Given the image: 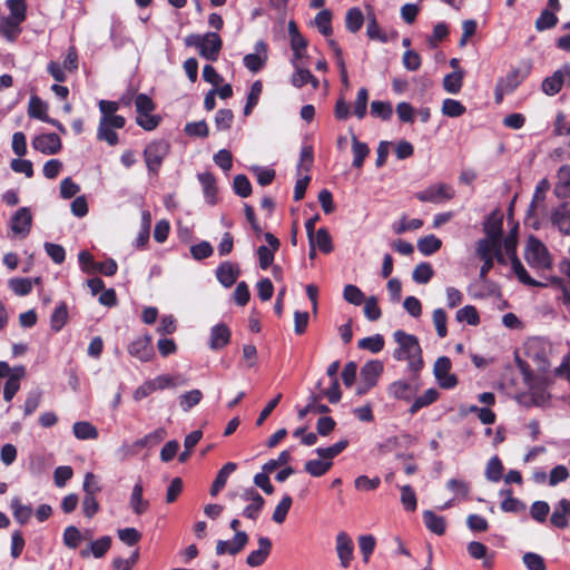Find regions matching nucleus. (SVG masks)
Instances as JSON below:
<instances>
[{"label": "nucleus", "instance_id": "obj_21", "mask_svg": "<svg viewBox=\"0 0 570 570\" xmlns=\"http://www.w3.org/2000/svg\"><path fill=\"white\" fill-rule=\"evenodd\" d=\"M383 372V363L381 361L374 360L366 362L361 368V376L366 385V389H372L376 385L377 379Z\"/></svg>", "mask_w": 570, "mask_h": 570}, {"label": "nucleus", "instance_id": "obj_34", "mask_svg": "<svg viewBox=\"0 0 570 570\" xmlns=\"http://www.w3.org/2000/svg\"><path fill=\"white\" fill-rule=\"evenodd\" d=\"M563 85L561 71L556 70L551 76L542 80L541 89L547 96H554L561 91Z\"/></svg>", "mask_w": 570, "mask_h": 570}, {"label": "nucleus", "instance_id": "obj_10", "mask_svg": "<svg viewBox=\"0 0 570 570\" xmlns=\"http://www.w3.org/2000/svg\"><path fill=\"white\" fill-rule=\"evenodd\" d=\"M32 147L45 155H56L62 145L59 136L55 132L42 134L33 138Z\"/></svg>", "mask_w": 570, "mask_h": 570}, {"label": "nucleus", "instance_id": "obj_56", "mask_svg": "<svg viewBox=\"0 0 570 570\" xmlns=\"http://www.w3.org/2000/svg\"><path fill=\"white\" fill-rule=\"evenodd\" d=\"M293 500L289 495H284L281 502L276 505L273 512V521L277 524H282L287 517V513L292 507Z\"/></svg>", "mask_w": 570, "mask_h": 570}, {"label": "nucleus", "instance_id": "obj_64", "mask_svg": "<svg viewBox=\"0 0 570 570\" xmlns=\"http://www.w3.org/2000/svg\"><path fill=\"white\" fill-rule=\"evenodd\" d=\"M523 564L528 570H547L543 557L534 552H525L522 557Z\"/></svg>", "mask_w": 570, "mask_h": 570}, {"label": "nucleus", "instance_id": "obj_33", "mask_svg": "<svg viewBox=\"0 0 570 570\" xmlns=\"http://www.w3.org/2000/svg\"><path fill=\"white\" fill-rule=\"evenodd\" d=\"M483 228L488 238L501 242L502 216L497 213H492L484 222Z\"/></svg>", "mask_w": 570, "mask_h": 570}, {"label": "nucleus", "instance_id": "obj_48", "mask_svg": "<svg viewBox=\"0 0 570 570\" xmlns=\"http://www.w3.org/2000/svg\"><path fill=\"white\" fill-rule=\"evenodd\" d=\"M347 440H341L331 446L317 448L315 452L321 459L332 461L335 456L342 453L347 448Z\"/></svg>", "mask_w": 570, "mask_h": 570}, {"label": "nucleus", "instance_id": "obj_24", "mask_svg": "<svg viewBox=\"0 0 570 570\" xmlns=\"http://www.w3.org/2000/svg\"><path fill=\"white\" fill-rule=\"evenodd\" d=\"M439 397L440 392L436 389H428L421 395L414 396V399L412 400V404L409 409V413L412 415L417 413L421 409L433 404Z\"/></svg>", "mask_w": 570, "mask_h": 570}, {"label": "nucleus", "instance_id": "obj_29", "mask_svg": "<svg viewBox=\"0 0 570 570\" xmlns=\"http://www.w3.org/2000/svg\"><path fill=\"white\" fill-rule=\"evenodd\" d=\"M110 546H111V538L108 535H105V537H101V538L92 541L88 549L81 550L80 556L82 558H87V557H89L90 553H92L95 558H101L110 549Z\"/></svg>", "mask_w": 570, "mask_h": 570}, {"label": "nucleus", "instance_id": "obj_7", "mask_svg": "<svg viewBox=\"0 0 570 570\" xmlns=\"http://www.w3.org/2000/svg\"><path fill=\"white\" fill-rule=\"evenodd\" d=\"M525 259L538 267L549 265V255L546 246L534 237H530L525 249Z\"/></svg>", "mask_w": 570, "mask_h": 570}, {"label": "nucleus", "instance_id": "obj_31", "mask_svg": "<svg viewBox=\"0 0 570 570\" xmlns=\"http://www.w3.org/2000/svg\"><path fill=\"white\" fill-rule=\"evenodd\" d=\"M22 22L19 20H14L9 17H3L0 19V35L6 38L8 41L13 42L21 32L20 24Z\"/></svg>", "mask_w": 570, "mask_h": 570}, {"label": "nucleus", "instance_id": "obj_19", "mask_svg": "<svg viewBox=\"0 0 570 570\" xmlns=\"http://www.w3.org/2000/svg\"><path fill=\"white\" fill-rule=\"evenodd\" d=\"M529 68L524 71L520 69H512L505 77L499 79V90L502 92H513L519 85L527 78Z\"/></svg>", "mask_w": 570, "mask_h": 570}, {"label": "nucleus", "instance_id": "obj_42", "mask_svg": "<svg viewBox=\"0 0 570 570\" xmlns=\"http://www.w3.org/2000/svg\"><path fill=\"white\" fill-rule=\"evenodd\" d=\"M511 263H512V269L521 283L529 285V286H533V287L544 286L542 283L533 279L529 275V273L527 272V269L524 268V266L522 265V263L519 261L518 257H513V259H511Z\"/></svg>", "mask_w": 570, "mask_h": 570}, {"label": "nucleus", "instance_id": "obj_41", "mask_svg": "<svg viewBox=\"0 0 570 570\" xmlns=\"http://www.w3.org/2000/svg\"><path fill=\"white\" fill-rule=\"evenodd\" d=\"M352 150H353V166L361 168L365 158L370 154V148L365 142L357 139L355 135L352 136Z\"/></svg>", "mask_w": 570, "mask_h": 570}, {"label": "nucleus", "instance_id": "obj_17", "mask_svg": "<svg viewBox=\"0 0 570 570\" xmlns=\"http://www.w3.org/2000/svg\"><path fill=\"white\" fill-rule=\"evenodd\" d=\"M26 376V368L24 366H16L12 368V373L9 375V377L6 381L4 387H3V399L7 402H10L16 393L20 389V381Z\"/></svg>", "mask_w": 570, "mask_h": 570}, {"label": "nucleus", "instance_id": "obj_47", "mask_svg": "<svg viewBox=\"0 0 570 570\" xmlns=\"http://www.w3.org/2000/svg\"><path fill=\"white\" fill-rule=\"evenodd\" d=\"M332 12L327 9L320 11L314 19V23L318 31L325 36L330 37L333 33L332 28Z\"/></svg>", "mask_w": 570, "mask_h": 570}, {"label": "nucleus", "instance_id": "obj_38", "mask_svg": "<svg viewBox=\"0 0 570 570\" xmlns=\"http://www.w3.org/2000/svg\"><path fill=\"white\" fill-rule=\"evenodd\" d=\"M558 183L554 187L557 196H566L570 189V165H563L557 173Z\"/></svg>", "mask_w": 570, "mask_h": 570}, {"label": "nucleus", "instance_id": "obj_4", "mask_svg": "<svg viewBox=\"0 0 570 570\" xmlns=\"http://www.w3.org/2000/svg\"><path fill=\"white\" fill-rule=\"evenodd\" d=\"M420 389L419 374H412L411 381L397 380L387 386V394L390 397L412 402Z\"/></svg>", "mask_w": 570, "mask_h": 570}, {"label": "nucleus", "instance_id": "obj_26", "mask_svg": "<svg viewBox=\"0 0 570 570\" xmlns=\"http://www.w3.org/2000/svg\"><path fill=\"white\" fill-rule=\"evenodd\" d=\"M552 224L563 234H570V204L560 205L552 214Z\"/></svg>", "mask_w": 570, "mask_h": 570}, {"label": "nucleus", "instance_id": "obj_30", "mask_svg": "<svg viewBox=\"0 0 570 570\" xmlns=\"http://www.w3.org/2000/svg\"><path fill=\"white\" fill-rule=\"evenodd\" d=\"M468 552L475 560L483 559V567L491 569L493 567V556H488V548L479 541H471L468 544Z\"/></svg>", "mask_w": 570, "mask_h": 570}, {"label": "nucleus", "instance_id": "obj_5", "mask_svg": "<svg viewBox=\"0 0 570 570\" xmlns=\"http://www.w3.org/2000/svg\"><path fill=\"white\" fill-rule=\"evenodd\" d=\"M452 363L448 356L436 358L433 366V374L440 387L450 390L456 386L458 377L451 373Z\"/></svg>", "mask_w": 570, "mask_h": 570}, {"label": "nucleus", "instance_id": "obj_15", "mask_svg": "<svg viewBox=\"0 0 570 570\" xmlns=\"http://www.w3.org/2000/svg\"><path fill=\"white\" fill-rule=\"evenodd\" d=\"M476 253L481 259L493 258L492 253H494L499 263H505L501 254V242L499 240L492 238L480 239L476 245Z\"/></svg>", "mask_w": 570, "mask_h": 570}, {"label": "nucleus", "instance_id": "obj_58", "mask_svg": "<svg viewBox=\"0 0 570 570\" xmlns=\"http://www.w3.org/2000/svg\"><path fill=\"white\" fill-rule=\"evenodd\" d=\"M371 115L383 120H389L393 115L392 105L387 101L374 100L371 104Z\"/></svg>", "mask_w": 570, "mask_h": 570}, {"label": "nucleus", "instance_id": "obj_61", "mask_svg": "<svg viewBox=\"0 0 570 570\" xmlns=\"http://www.w3.org/2000/svg\"><path fill=\"white\" fill-rule=\"evenodd\" d=\"M433 276L432 266L429 263H420L412 273V278L417 284H426Z\"/></svg>", "mask_w": 570, "mask_h": 570}, {"label": "nucleus", "instance_id": "obj_60", "mask_svg": "<svg viewBox=\"0 0 570 570\" xmlns=\"http://www.w3.org/2000/svg\"><path fill=\"white\" fill-rule=\"evenodd\" d=\"M82 539L81 532L75 525H69L63 531V543L69 549H77Z\"/></svg>", "mask_w": 570, "mask_h": 570}, {"label": "nucleus", "instance_id": "obj_8", "mask_svg": "<svg viewBox=\"0 0 570 570\" xmlns=\"http://www.w3.org/2000/svg\"><path fill=\"white\" fill-rule=\"evenodd\" d=\"M223 47L222 38L217 32H207L203 36L202 45L198 49L199 55L210 61L218 59Z\"/></svg>", "mask_w": 570, "mask_h": 570}, {"label": "nucleus", "instance_id": "obj_46", "mask_svg": "<svg viewBox=\"0 0 570 570\" xmlns=\"http://www.w3.org/2000/svg\"><path fill=\"white\" fill-rule=\"evenodd\" d=\"M333 465L332 461L328 460H309L305 463L304 470L311 474L312 476H322L324 475Z\"/></svg>", "mask_w": 570, "mask_h": 570}, {"label": "nucleus", "instance_id": "obj_35", "mask_svg": "<svg viewBox=\"0 0 570 570\" xmlns=\"http://www.w3.org/2000/svg\"><path fill=\"white\" fill-rule=\"evenodd\" d=\"M423 522L425 527L433 533L442 535L445 532V520L443 517L435 514L431 510L423 512Z\"/></svg>", "mask_w": 570, "mask_h": 570}, {"label": "nucleus", "instance_id": "obj_39", "mask_svg": "<svg viewBox=\"0 0 570 570\" xmlns=\"http://www.w3.org/2000/svg\"><path fill=\"white\" fill-rule=\"evenodd\" d=\"M72 430L75 436L79 440H95L98 438V430L87 421L76 422Z\"/></svg>", "mask_w": 570, "mask_h": 570}, {"label": "nucleus", "instance_id": "obj_36", "mask_svg": "<svg viewBox=\"0 0 570 570\" xmlns=\"http://www.w3.org/2000/svg\"><path fill=\"white\" fill-rule=\"evenodd\" d=\"M48 105L40 99L38 96H32L29 100L28 115L30 118L39 119L45 121L49 118Z\"/></svg>", "mask_w": 570, "mask_h": 570}, {"label": "nucleus", "instance_id": "obj_12", "mask_svg": "<svg viewBox=\"0 0 570 570\" xmlns=\"http://www.w3.org/2000/svg\"><path fill=\"white\" fill-rule=\"evenodd\" d=\"M354 546L351 537L341 531L336 535V552L343 568H347L353 559Z\"/></svg>", "mask_w": 570, "mask_h": 570}, {"label": "nucleus", "instance_id": "obj_14", "mask_svg": "<svg viewBox=\"0 0 570 570\" xmlns=\"http://www.w3.org/2000/svg\"><path fill=\"white\" fill-rule=\"evenodd\" d=\"M527 355L537 362L539 370L547 371L549 368L547 346L541 341H531L527 345Z\"/></svg>", "mask_w": 570, "mask_h": 570}, {"label": "nucleus", "instance_id": "obj_44", "mask_svg": "<svg viewBox=\"0 0 570 570\" xmlns=\"http://www.w3.org/2000/svg\"><path fill=\"white\" fill-rule=\"evenodd\" d=\"M166 436V430L163 428L156 429L155 431L146 434L144 438L135 441V446H138L139 450L144 448H151L156 444L160 443Z\"/></svg>", "mask_w": 570, "mask_h": 570}, {"label": "nucleus", "instance_id": "obj_28", "mask_svg": "<svg viewBox=\"0 0 570 570\" xmlns=\"http://www.w3.org/2000/svg\"><path fill=\"white\" fill-rule=\"evenodd\" d=\"M237 469V464L234 462L226 463L217 473L212 488L210 495L216 497L226 485L229 475Z\"/></svg>", "mask_w": 570, "mask_h": 570}, {"label": "nucleus", "instance_id": "obj_23", "mask_svg": "<svg viewBox=\"0 0 570 570\" xmlns=\"http://www.w3.org/2000/svg\"><path fill=\"white\" fill-rule=\"evenodd\" d=\"M529 393L523 395L525 399V405H535L541 406L546 404L549 399V394L546 390V386L542 383H531L529 382Z\"/></svg>", "mask_w": 570, "mask_h": 570}, {"label": "nucleus", "instance_id": "obj_52", "mask_svg": "<svg viewBox=\"0 0 570 570\" xmlns=\"http://www.w3.org/2000/svg\"><path fill=\"white\" fill-rule=\"evenodd\" d=\"M97 138L99 140L108 142L110 146H115L118 144V135L114 131L111 127L107 125L106 118H100Z\"/></svg>", "mask_w": 570, "mask_h": 570}, {"label": "nucleus", "instance_id": "obj_18", "mask_svg": "<svg viewBox=\"0 0 570 570\" xmlns=\"http://www.w3.org/2000/svg\"><path fill=\"white\" fill-rule=\"evenodd\" d=\"M568 518H570V500L561 499L553 508L550 523L558 529H566L569 527Z\"/></svg>", "mask_w": 570, "mask_h": 570}, {"label": "nucleus", "instance_id": "obj_25", "mask_svg": "<svg viewBox=\"0 0 570 570\" xmlns=\"http://www.w3.org/2000/svg\"><path fill=\"white\" fill-rule=\"evenodd\" d=\"M144 488L141 482H137L131 491L129 504L132 509L134 513L137 515H141L149 509V501L145 500L142 497Z\"/></svg>", "mask_w": 570, "mask_h": 570}, {"label": "nucleus", "instance_id": "obj_40", "mask_svg": "<svg viewBox=\"0 0 570 570\" xmlns=\"http://www.w3.org/2000/svg\"><path fill=\"white\" fill-rule=\"evenodd\" d=\"M68 321V307L61 302L50 316V327L53 332H59Z\"/></svg>", "mask_w": 570, "mask_h": 570}, {"label": "nucleus", "instance_id": "obj_53", "mask_svg": "<svg viewBox=\"0 0 570 570\" xmlns=\"http://www.w3.org/2000/svg\"><path fill=\"white\" fill-rule=\"evenodd\" d=\"M503 465L498 456L489 460L485 469V476L491 482H499L502 479Z\"/></svg>", "mask_w": 570, "mask_h": 570}, {"label": "nucleus", "instance_id": "obj_6", "mask_svg": "<svg viewBox=\"0 0 570 570\" xmlns=\"http://www.w3.org/2000/svg\"><path fill=\"white\" fill-rule=\"evenodd\" d=\"M32 227V214L28 207H21L14 212L10 219V229L17 236L26 238Z\"/></svg>", "mask_w": 570, "mask_h": 570}, {"label": "nucleus", "instance_id": "obj_22", "mask_svg": "<svg viewBox=\"0 0 570 570\" xmlns=\"http://www.w3.org/2000/svg\"><path fill=\"white\" fill-rule=\"evenodd\" d=\"M238 275V266L230 262L222 263L216 271L217 279L224 287H230L236 282Z\"/></svg>", "mask_w": 570, "mask_h": 570}, {"label": "nucleus", "instance_id": "obj_59", "mask_svg": "<svg viewBox=\"0 0 570 570\" xmlns=\"http://www.w3.org/2000/svg\"><path fill=\"white\" fill-rule=\"evenodd\" d=\"M233 189L236 195L246 198L252 194V184L245 175L239 174L234 177Z\"/></svg>", "mask_w": 570, "mask_h": 570}, {"label": "nucleus", "instance_id": "obj_1", "mask_svg": "<svg viewBox=\"0 0 570 570\" xmlns=\"http://www.w3.org/2000/svg\"><path fill=\"white\" fill-rule=\"evenodd\" d=\"M393 338L397 344V347L393 352V357L396 361H406L409 371L412 374H419L424 366L419 338L402 330L395 331Z\"/></svg>", "mask_w": 570, "mask_h": 570}, {"label": "nucleus", "instance_id": "obj_62", "mask_svg": "<svg viewBox=\"0 0 570 570\" xmlns=\"http://www.w3.org/2000/svg\"><path fill=\"white\" fill-rule=\"evenodd\" d=\"M401 503L406 511H415L416 509V494L409 484L401 487Z\"/></svg>", "mask_w": 570, "mask_h": 570}, {"label": "nucleus", "instance_id": "obj_13", "mask_svg": "<svg viewBox=\"0 0 570 570\" xmlns=\"http://www.w3.org/2000/svg\"><path fill=\"white\" fill-rule=\"evenodd\" d=\"M197 178L202 185L205 200L209 205H216L218 203V188L216 178L212 173H199Z\"/></svg>", "mask_w": 570, "mask_h": 570}, {"label": "nucleus", "instance_id": "obj_20", "mask_svg": "<svg viewBox=\"0 0 570 570\" xmlns=\"http://www.w3.org/2000/svg\"><path fill=\"white\" fill-rule=\"evenodd\" d=\"M230 330L224 323H219L212 327L209 337V347L214 351L222 350L230 341Z\"/></svg>", "mask_w": 570, "mask_h": 570}, {"label": "nucleus", "instance_id": "obj_50", "mask_svg": "<svg viewBox=\"0 0 570 570\" xmlns=\"http://www.w3.org/2000/svg\"><path fill=\"white\" fill-rule=\"evenodd\" d=\"M364 22V16L358 8H352L347 11L345 18V24L350 32H357Z\"/></svg>", "mask_w": 570, "mask_h": 570}, {"label": "nucleus", "instance_id": "obj_49", "mask_svg": "<svg viewBox=\"0 0 570 570\" xmlns=\"http://www.w3.org/2000/svg\"><path fill=\"white\" fill-rule=\"evenodd\" d=\"M6 7L10 11V17L14 20L23 22L27 18L26 0H6Z\"/></svg>", "mask_w": 570, "mask_h": 570}, {"label": "nucleus", "instance_id": "obj_11", "mask_svg": "<svg viewBox=\"0 0 570 570\" xmlns=\"http://www.w3.org/2000/svg\"><path fill=\"white\" fill-rule=\"evenodd\" d=\"M128 353L141 362L150 361L155 354L151 345V337L145 335L136 338L129 344Z\"/></svg>", "mask_w": 570, "mask_h": 570}, {"label": "nucleus", "instance_id": "obj_63", "mask_svg": "<svg viewBox=\"0 0 570 570\" xmlns=\"http://www.w3.org/2000/svg\"><path fill=\"white\" fill-rule=\"evenodd\" d=\"M9 287L19 296L28 295L32 291V281L30 278H11Z\"/></svg>", "mask_w": 570, "mask_h": 570}, {"label": "nucleus", "instance_id": "obj_43", "mask_svg": "<svg viewBox=\"0 0 570 570\" xmlns=\"http://www.w3.org/2000/svg\"><path fill=\"white\" fill-rule=\"evenodd\" d=\"M442 246V242L434 235H428L417 240V249L423 255H432L436 253Z\"/></svg>", "mask_w": 570, "mask_h": 570}, {"label": "nucleus", "instance_id": "obj_32", "mask_svg": "<svg viewBox=\"0 0 570 570\" xmlns=\"http://www.w3.org/2000/svg\"><path fill=\"white\" fill-rule=\"evenodd\" d=\"M501 495H505V499L501 502L500 508L503 512L522 513L525 511L527 505L518 498L512 497V490H501Z\"/></svg>", "mask_w": 570, "mask_h": 570}, {"label": "nucleus", "instance_id": "obj_2", "mask_svg": "<svg viewBox=\"0 0 570 570\" xmlns=\"http://www.w3.org/2000/svg\"><path fill=\"white\" fill-rule=\"evenodd\" d=\"M170 145L166 140H154L144 150V158L149 173L157 175L164 159L169 154Z\"/></svg>", "mask_w": 570, "mask_h": 570}, {"label": "nucleus", "instance_id": "obj_3", "mask_svg": "<svg viewBox=\"0 0 570 570\" xmlns=\"http://www.w3.org/2000/svg\"><path fill=\"white\" fill-rule=\"evenodd\" d=\"M455 195L454 188L444 183L428 186L425 189L417 191L415 198L423 203L443 204L451 200Z\"/></svg>", "mask_w": 570, "mask_h": 570}, {"label": "nucleus", "instance_id": "obj_16", "mask_svg": "<svg viewBox=\"0 0 570 570\" xmlns=\"http://www.w3.org/2000/svg\"><path fill=\"white\" fill-rule=\"evenodd\" d=\"M258 546L259 548L252 551L246 558V563L249 567L255 568L262 566L271 554L272 541L267 537H259Z\"/></svg>", "mask_w": 570, "mask_h": 570}, {"label": "nucleus", "instance_id": "obj_9", "mask_svg": "<svg viewBox=\"0 0 570 570\" xmlns=\"http://www.w3.org/2000/svg\"><path fill=\"white\" fill-rule=\"evenodd\" d=\"M248 542V535L244 531H237L232 540H218L216 544V554L236 556Z\"/></svg>", "mask_w": 570, "mask_h": 570}, {"label": "nucleus", "instance_id": "obj_37", "mask_svg": "<svg viewBox=\"0 0 570 570\" xmlns=\"http://www.w3.org/2000/svg\"><path fill=\"white\" fill-rule=\"evenodd\" d=\"M464 79V71L462 69H458L451 73H448L443 78V88L449 94H459Z\"/></svg>", "mask_w": 570, "mask_h": 570}, {"label": "nucleus", "instance_id": "obj_57", "mask_svg": "<svg viewBox=\"0 0 570 570\" xmlns=\"http://www.w3.org/2000/svg\"><path fill=\"white\" fill-rule=\"evenodd\" d=\"M357 345L360 348L368 350L372 353H379L384 347V338L381 334H375L360 340Z\"/></svg>", "mask_w": 570, "mask_h": 570}, {"label": "nucleus", "instance_id": "obj_45", "mask_svg": "<svg viewBox=\"0 0 570 570\" xmlns=\"http://www.w3.org/2000/svg\"><path fill=\"white\" fill-rule=\"evenodd\" d=\"M155 385L157 390H165L168 387H176L180 385H185L187 383V380L183 377L181 375H169V374H163L158 375L154 379Z\"/></svg>", "mask_w": 570, "mask_h": 570}, {"label": "nucleus", "instance_id": "obj_27", "mask_svg": "<svg viewBox=\"0 0 570 570\" xmlns=\"http://www.w3.org/2000/svg\"><path fill=\"white\" fill-rule=\"evenodd\" d=\"M10 509L14 520L21 525L26 524L33 513L32 507L30 504H23L18 497L11 499Z\"/></svg>", "mask_w": 570, "mask_h": 570}, {"label": "nucleus", "instance_id": "obj_55", "mask_svg": "<svg viewBox=\"0 0 570 570\" xmlns=\"http://www.w3.org/2000/svg\"><path fill=\"white\" fill-rule=\"evenodd\" d=\"M314 247H318L325 254L333 250L332 237L326 228H320L314 234Z\"/></svg>", "mask_w": 570, "mask_h": 570}, {"label": "nucleus", "instance_id": "obj_51", "mask_svg": "<svg viewBox=\"0 0 570 570\" xmlns=\"http://www.w3.org/2000/svg\"><path fill=\"white\" fill-rule=\"evenodd\" d=\"M203 399V393L200 390L195 389L188 392H185L179 396V405L183 411L188 412L191 407L197 405Z\"/></svg>", "mask_w": 570, "mask_h": 570}, {"label": "nucleus", "instance_id": "obj_54", "mask_svg": "<svg viewBox=\"0 0 570 570\" xmlns=\"http://www.w3.org/2000/svg\"><path fill=\"white\" fill-rule=\"evenodd\" d=\"M455 318L458 322H466L469 325H478L480 323V316L476 308L472 305H465L460 308Z\"/></svg>", "mask_w": 570, "mask_h": 570}]
</instances>
